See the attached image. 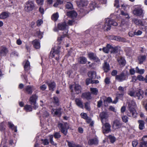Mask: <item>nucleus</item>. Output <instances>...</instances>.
Returning <instances> with one entry per match:
<instances>
[{"instance_id":"obj_31","label":"nucleus","mask_w":147,"mask_h":147,"mask_svg":"<svg viewBox=\"0 0 147 147\" xmlns=\"http://www.w3.org/2000/svg\"><path fill=\"white\" fill-rule=\"evenodd\" d=\"M63 33V34L62 36L58 37L57 39V40L58 42V44L59 45H60L61 44L65 37L66 36H67V34H65L64 32Z\"/></svg>"},{"instance_id":"obj_42","label":"nucleus","mask_w":147,"mask_h":147,"mask_svg":"<svg viewBox=\"0 0 147 147\" xmlns=\"http://www.w3.org/2000/svg\"><path fill=\"white\" fill-rule=\"evenodd\" d=\"M66 8L69 9H72L73 8V6L72 4L69 2H67L65 5Z\"/></svg>"},{"instance_id":"obj_27","label":"nucleus","mask_w":147,"mask_h":147,"mask_svg":"<svg viewBox=\"0 0 147 147\" xmlns=\"http://www.w3.org/2000/svg\"><path fill=\"white\" fill-rule=\"evenodd\" d=\"M32 44L34 47L36 49H38L40 48V44L39 41L38 40L35 39L32 42Z\"/></svg>"},{"instance_id":"obj_28","label":"nucleus","mask_w":147,"mask_h":147,"mask_svg":"<svg viewBox=\"0 0 147 147\" xmlns=\"http://www.w3.org/2000/svg\"><path fill=\"white\" fill-rule=\"evenodd\" d=\"M87 61L86 58L83 56L80 57L78 59V62L80 64H85Z\"/></svg>"},{"instance_id":"obj_41","label":"nucleus","mask_w":147,"mask_h":147,"mask_svg":"<svg viewBox=\"0 0 147 147\" xmlns=\"http://www.w3.org/2000/svg\"><path fill=\"white\" fill-rule=\"evenodd\" d=\"M68 15L72 17H76L77 16V13L74 11H71L67 13Z\"/></svg>"},{"instance_id":"obj_13","label":"nucleus","mask_w":147,"mask_h":147,"mask_svg":"<svg viewBox=\"0 0 147 147\" xmlns=\"http://www.w3.org/2000/svg\"><path fill=\"white\" fill-rule=\"evenodd\" d=\"M118 90L119 91L117 95L120 97H122L126 93V87L119 86L118 88Z\"/></svg>"},{"instance_id":"obj_57","label":"nucleus","mask_w":147,"mask_h":147,"mask_svg":"<svg viewBox=\"0 0 147 147\" xmlns=\"http://www.w3.org/2000/svg\"><path fill=\"white\" fill-rule=\"evenodd\" d=\"M80 115L82 118L86 119L88 117L87 114L86 113H82Z\"/></svg>"},{"instance_id":"obj_26","label":"nucleus","mask_w":147,"mask_h":147,"mask_svg":"<svg viewBox=\"0 0 147 147\" xmlns=\"http://www.w3.org/2000/svg\"><path fill=\"white\" fill-rule=\"evenodd\" d=\"M8 125L9 128L13 130H14L15 132H17V127L15 126L11 122L9 121L8 122Z\"/></svg>"},{"instance_id":"obj_56","label":"nucleus","mask_w":147,"mask_h":147,"mask_svg":"<svg viewBox=\"0 0 147 147\" xmlns=\"http://www.w3.org/2000/svg\"><path fill=\"white\" fill-rule=\"evenodd\" d=\"M102 101L101 99L100 98V100L97 102V107L100 108L102 106Z\"/></svg>"},{"instance_id":"obj_47","label":"nucleus","mask_w":147,"mask_h":147,"mask_svg":"<svg viewBox=\"0 0 147 147\" xmlns=\"http://www.w3.org/2000/svg\"><path fill=\"white\" fill-rule=\"evenodd\" d=\"M109 138L110 140V142L112 143H113L116 140L115 137L111 135H110L109 136Z\"/></svg>"},{"instance_id":"obj_16","label":"nucleus","mask_w":147,"mask_h":147,"mask_svg":"<svg viewBox=\"0 0 147 147\" xmlns=\"http://www.w3.org/2000/svg\"><path fill=\"white\" fill-rule=\"evenodd\" d=\"M26 93L29 94H31L34 90L33 86L28 85L26 86L25 89Z\"/></svg>"},{"instance_id":"obj_24","label":"nucleus","mask_w":147,"mask_h":147,"mask_svg":"<svg viewBox=\"0 0 147 147\" xmlns=\"http://www.w3.org/2000/svg\"><path fill=\"white\" fill-rule=\"evenodd\" d=\"M10 14V13L8 12H3L0 14V19H5L8 18Z\"/></svg>"},{"instance_id":"obj_58","label":"nucleus","mask_w":147,"mask_h":147,"mask_svg":"<svg viewBox=\"0 0 147 147\" xmlns=\"http://www.w3.org/2000/svg\"><path fill=\"white\" fill-rule=\"evenodd\" d=\"M107 102L109 103H111L112 102V100L111 98L109 97H107L105 100H104V102Z\"/></svg>"},{"instance_id":"obj_14","label":"nucleus","mask_w":147,"mask_h":147,"mask_svg":"<svg viewBox=\"0 0 147 147\" xmlns=\"http://www.w3.org/2000/svg\"><path fill=\"white\" fill-rule=\"evenodd\" d=\"M147 147V136H144L140 143L139 147Z\"/></svg>"},{"instance_id":"obj_23","label":"nucleus","mask_w":147,"mask_h":147,"mask_svg":"<svg viewBox=\"0 0 147 147\" xmlns=\"http://www.w3.org/2000/svg\"><path fill=\"white\" fill-rule=\"evenodd\" d=\"M117 61L121 66L123 67L125 65L126 61L124 58L123 57H119L117 59Z\"/></svg>"},{"instance_id":"obj_64","label":"nucleus","mask_w":147,"mask_h":147,"mask_svg":"<svg viewBox=\"0 0 147 147\" xmlns=\"http://www.w3.org/2000/svg\"><path fill=\"white\" fill-rule=\"evenodd\" d=\"M102 50L105 53H107L109 52V50L108 49V48L106 47H103Z\"/></svg>"},{"instance_id":"obj_53","label":"nucleus","mask_w":147,"mask_h":147,"mask_svg":"<svg viewBox=\"0 0 147 147\" xmlns=\"http://www.w3.org/2000/svg\"><path fill=\"white\" fill-rule=\"evenodd\" d=\"M122 119L123 122L126 123L128 121V117L126 116H123L122 117Z\"/></svg>"},{"instance_id":"obj_34","label":"nucleus","mask_w":147,"mask_h":147,"mask_svg":"<svg viewBox=\"0 0 147 147\" xmlns=\"http://www.w3.org/2000/svg\"><path fill=\"white\" fill-rule=\"evenodd\" d=\"M61 109L60 108L53 109L51 110V112L52 113L54 112L55 115H60L61 114Z\"/></svg>"},{"instance_id":"obj_5","label":"nucleus","mask_w":147,"mask_h":147,"mask_svg":"<svg viewBox=\"0 0 147 147\" xmlns=\"http://www.w3.org/2000/svg\"><path fill=\"white\" fill-rule=\"evenodd\" d=\"M117 25V23L113 20L107 19L106 21V22L102 28L104 30L108 31L111 29V25L116 26Z\"/></svg>"},{"instance_id":"obj_55","label":"nucleus","mask_w":147,"mask_h":147,"mask_svg":"<svg viewBox=\"0 0 147 147\" xmlns=\"http://www.w3.org/2000/svg\"><path fill=\"white\" fill-rule=\"evenodd\" d=\"M119 1L118 0H115L114 6L117 8H118L119 7Z\"/></svg>"},{"instance_id":"obj_10","label":"nucleus","mask_w":147,"mask_h":147,"mask_svg":"<svg viewBox=\"0 0 147 147\" xmlns=\"http://www.w3.org/2000/svg\"><path fill=\"white\" fill-rule=\"evenodd\" d=\"M102 127V132L104 134H107L111 131V126L110 124L107 123H104Z\"/></svg>"},{"instance_id":"obj_49","label":"nucleus","mask_w":147,"mask_h":147,"mask_svg":"<svg viewBox=\"0 0 147 147\" xmlns=\"http://www.w3.org/2000/svg\"><path fill=\"white\" fill-rule=\"evenodd\" d=\"M85 108L86 109L90 111V104L89 102H87L85 103Z\"/></svg>"},{"instance_id":"obj_30","label":"nucleus","mask_w":147,"mask_h":147,"mask_svg":"<svg viewBox=\"0 0 147 147\" xmlns=\"http://www.w3.org/2000/svg\"><path fill=\"white\" fill-rule=\"evenodd\" d=\"M75 102L77 105L80 107L82 109H83V103L81 100L78 98H76L75 100Z\"/></svg>"},{"instance_id":"obj_19","label":"nucleus","mask_w":147,"mask_h":147,"mask_svg":"<svg viewBox=\"0 0 147 147\" xmlns=\"http://www.w3.org/2000/svg\"><path fill=\"white\" fill-rule=\"evenodd\" d=\"M46 83L48 85L49 90L52 91H54V88L56 86V84L54 82L46 81Z\"/></svg>"},{"instance_id":"obj_6","label":"nucleus","mask_w":147,"mask_h":147,"mask_svg":"<svg viewBox=\"0 0 147 147\" xmlns=\"http://www.w3.org/2000/svg\"><path fill=\"white\" fill-rule=\"evenodd\" d=\"M34 7V1L29 0L25 3L24 6V9L26 11L29 12L32 11Z\"/></svg>"},{"instance_id":"obj_9","label":"nucleus","mask_w":147,"mask_h":147,"mask_svg":"<svg viewBox=\"0 0 147 147\" xmlns=\"http://www.w3.org/2000/svg\"><path fill=\"white\" fill-rule=\"evenodd\" d=\"M58 29L59 30H65V34H67L68 33L67 29L69 28L67 24L65 22L59 23L57 25Z\"/></svg>"},{"instance_id":"obj_38","label":"nucleus","mask_w":147,"mask_h":147,"mask_svg":"<svg viewBox=\"0 0 147 147\" xmlns=\"http://www.w3.org/2000/svg\"><path fill=\"white\" fill-rule=\"evenodd\" d=\"M135 69L136 73L141 74H143L145 71L144 69H140L138 67H136Z\"/></svg>"},{"instance_id":"obj_37","label":"nucleus","mask_w":147,"mask_h":147,"mask_svg":"<svg viewBox=\"0 0 147 147\" xmlns=\"http://www.w3.org/2000/svg\"><path fill=\"white\" fill-rule=\"evenodd\" d=\"M24 109L28 112L32 111V109L30 105H26L24 107Z\"/></svg>"},{"instance_id":"obj_46","label":"nucleus","mask_w":147,"mask_h":147,"mask_svg":"<svg viewBox=\"0 0 147 147\" xmlns=\"http://www.w3.org/2000/svg\"><path fill=\"white\" fill-rule=\"evenodd\" d=\"M53 135H51L49 136V140L51 143L54 146H56L57 145L56 143H55L53 140Z\"/></svg>"},{"instance_id":"obj_33","label":"nucleus","mask_w":147,"mask_h":147,"mask_svg":"<svg viewBox=\"0 0 147 147\" xmlns=\"http://www.w3.org/2000/svg\"><path fill=\"white\" fill-rule=\"evenodd\" d=\"M90 91L91 93L94 95H96L98 94V89L96 88H90Z\"/></svg>"},{"instance_id":"obj_7","label":"nucleus","mask_w":147,"mask_h":147,"mask_svg":"<svg viewBox=\"0 0 147 147\" xmlns=\"http://www.w3.org/2000/svg\"><path fill=\"white\" fill-rule=\"evenodd\" d=\"M133 13L136 16L143 17L144 13V10L141 7H138L135 8L133 11Z\"/></svg>"},{"instance_id":"obj_25","label":"nucleus","mask_w":147,"mask_h":147,"mask_svg":"<svg viewBox=\"0 0 147 147\" xmlns=\"http://www.w3.org/2000/svg\"><path fill=\"white\" fill-rule=\"evenodd\" d=\"M81 97L83 98H86L87 100H90L91 99V94L90 92H87L82 94Z\"/></svg>"},{"instance_id":"obj_35","label":"nucleus","mask_w":147,"mask_h":147,"mask_svg":"<svg viewBox=\"0 0 147 147\" xmlns=\"http://www.w3.org/2000/svg\"><path fill=\"white\" fill-rule=\"evenodd\" d=\"M146 59V56L145 55H141L139 56L138 57V59L139 61V63L142 64L145 61Z\"/></svg>"},{"instance_id":"obj_15","label":"nucleus","mask_w":147,"mask_h":147,"mask_svg":"<svg viewBox=\"0 0 147 147\" xmlns=\"http://www.w3.org/2000/svg\"><path fill=\"white\" fill-rule=\"evenodd\" d=\"M88 57L90 59L93 60L97 62L100 61V59L96 56V54L93 53H89Z\"/></svg>"},{"instance_id":"obj_63","label":"nucleus","mask_w":147,"mask_h":147,"mask_svg":"<svg viewBox=\"0 0 147 147\" xmlns=\"http://www.w3.org/2000/svg\"><path fill=\"white\" fill-rule=\"evenodd\" d=\"M47 87V86L45 84H43L42 86H41L40 88V90L42 91H44L45 90Z\"/></svg>"},{"instance_id":"obj_3","label":"nucleus","mask_w":147,"mask_h":147,"mask_svg":"<svg viewBox=\"0 0 147 147\" xmlns=\"http://www.w3.org/2000/svg\"><path fill=\"white\" fill-rule=\"evenodd\" d=\"M129 75L128 71L126 70H124L116 76L115 79L119 82H122L127 80Z\"/></svg>"},{"instance_id":"obj_48","label":"nucleus","mask_w":147,"mask_h":147,"mask_svg":"<svg viewBox=\"0 0 147 147\" xmlns=\"http://www.w3.org/2000/svg\"><path fill=\"white\" fill-rule=\"evenodd\" d=\"M111 53L116 54L118 52V49L117 47H112L111 51Z\"/></svg>"},{"instance_id":"obj_40","label":"nucleus","mask_w":147,"mask_h":147,"mask_svg":"<svg viewBox=\"0 0 147 147\" xmlns=\"http://www.w3.org/2000/svg\"><path fill=\"white\" fill-rule=\"evenodd\" d=\"M59 18V14L58 12L53 14L51 16V19L52 20L56 21Z\"/></svg>"},{"instance_id":"obj_4","label":"nucleus","mask_w":147,"mask_h":147,"mask_svg":"<svg viewBox=\"0 0 147 147\" xmlns=\"http://www.w3.org/2000/svg\"><path fill=\"white\" fill-rule=\"evenodd\" d=\"M58 127L61 132L66 136L67 133V130L69 128V126L67 123H58Z\"/></svg>"},{"instance_id":"obj_17","label":"nucleus","mask_w":147,"mask_h":147,"mask_svg":"<svg viewBox=\"0 0 147 147\" xmlns=\"http://www.w3.org/2000/svg\"><path fill=\"white\" fill-rule=\"evenodd\" d=\"M102 69L104 71V72L107 73L110 70V67L109 63L107 62H105L102 64Z\"/></svg>"},{"instance_id":"obj_1","label":"nucleus","mask_w":147,"mask_h":147,"mask_svg":"<svg viewBox=\"0 0 147 147\" xmlns=\"http://www.w3.org/2000/svg\"><path fill=\"white\" fill-rule=\"evenodd\" d=\"M128 111L127 115L129 117L136 118L137 117L138 113L135 109L136 103L133 100H129L127 102Z\"/></svg>"},{"instance_id":"obj_61","label":"nucleus","mask_w":147,"mask_h":147,"mask_svg":"<svg viewBox=\"0 0 147 147\" xmlns=\"http://www.w3.org/2000/svg\"><path fill=\"white\" fill-rule=\"evenodd\" d=\"M42 20H39L36 21V24L38 26H39L42 23Z\"/></svg>"},{"instance_id":"obj_32","label":"nucleus","mask_w":147,"mask_h":147,"mask_svg":"<svg viewBox=\"0 0 147 147\" xmlns=\"http://www.w3.org/2000/svg\"><path fill=\"white\" fill-rule=\"evenodd\" d=\"M88 76L92 79H94L96 77V73L95 71H91L88 73Z\"/></svg>"},{"instance_id":"obj_54","label":"nucleus","mask_w":147,"mask_h":147,"mask_svg":"<svg viewBox=\"0 0 147 147\" xmlns=\"http://www.w3.org/2000/svg\"><path fill=\"white\" fill-rule=\"evenodd\" d=\"M117 71L116 70H113L111 73V75L113 76H115V77L117 76Z\"/></svg>"},{"instance_id":"obj_22","label":"nucleus","mask_w":147,"mask_h":147,"mask_svg":"<svg viewBox=\"0 0 147 147\" xmlns=\"http://www.w3.org/2000/svg\"><path fill=\"white\" fill-rule=\"evenodd\" d=\"M9 51L5 47H2L0 51V55L1 56H5L8 53Z\"/></svg>"},{"instance_id":"obj_18","label":"nucleus","mask_w":147,"mask_h":147,"mask_svg":"<svg viewBox=\"0 0 147 147\" xmlns=\"http://www.w3.org/2000/svg\"><path fill=\"white\" fill-rule=\"evenodd\" d=\"M60 47L59 46H58L56 49L54 50L52 49L50 53V54L49 55L50 57H51L53 58V55H54L56 54L60 53Z\"/></svg>"},{"instance_id":"obj_11","label":"nucleus","mask_w":147,"mask_h":147,"mask_svg":"<svg viewBox=\"0 0 147 147\" xmlns=\"http://www.w3.org/2000/svg\"><path fill=\"white\" fill-rule=\"evenodd\" d=\"M99 117L100 118L101 122L102 124H103L107 121V119L108 117V115L106 112H102L100 113Z\"/></svg>"},{"instance_id":"obj_2","label":"nucleus","mask_w":147,"mask_h":147,"mask_svg":"<svg viewBox=\"0 0 147 147\" xmlns=\"http://www.w3.org/2000/svg\"><path fill=\"white\" fill-rule=\"evenodd\" d=\"M144 91L140 89L136 90H130L128 92V94L131 96L137 97L139 100H141L144 97Z\"/></svg>"},{"instance_id":"obj_29","label":"nucleus","mask_w":147,"mask_h":147,"mask_svg":"<svg viewBox=\"0 0 147 147\" xmlns=\"http://www.w3.org/2000/svg\"><path fill=\"white\" fill-rule=\"evenodd\" d=\"M138 123L139 124V128L140 130L143 129L144 127V121L142 120H139L138 121Z\"/></svg>"},{"instance_id":"obj_60","label":"nucleus","mask_w":147,"mask_h":147,"mask_svg":"<svg viewBox=\"0 0 147 147\" xmlns=\"http://www.w3.org/2000/svg\"><path fill=\"white\" fill-rule=\"evenodd\" d=\"M53 102L55 104H57L59 102L58 98L57 96H54L53 97Z\"/></svg>"},{"instance_id":"obj_36","label":"nucleus","mask_w":147,"mask_h":147,"mask_svg":"<svg viewBox=\"0 0 147 147\" xmlns=\"http://www.w3.org/2000/svg\"><path fill=\"white\" fill-rule=\"evenodd\" d=\"M96 7V3L95 2H91L89 6V7L91 10L94 9Z\"/></svg>"},{"instance_id":"obj_12","label":"nucleus","mask_w":147,"mask_h":147,"mask_svg":"<svg viewBox=\"0 0 147 147\" xmlns=\"http://www.w3.org/2000/svg\"><path fill=\"white\" fill-rule=\"evenodd\" d=\"M74 87L75 91L77 94H78L81 92V87L80 85L78 84L71 85L70 88L71 90V91L73 92V88Z\"/></svg>"},{"instance_id":"obj_52","label":"nucleus","mask_w":147,"mask_h":147,"mask_svg":"<svg viewBox=\"0 0 147 147\" xmlns=\"http://www.w3.org/2000/svg\"><path fill=\"white\" fill-rule=\"evenodd\" d=\"M104 82L106 84H109L111 82L110 78L109 77H106L104 80Z\"/></svg>"},{"instance_id":"obj_50","label":"nucleus","mask_w":147,"mask_h":147,"mask_svg":"<svg viewBox=\"0 0 147 147\" xmlns=\"http://www.w3.org/2000/svg\"><path fill=\"white\" fill-rule=\"evenodd\" d=\"M4 122H2L0 124V130L1 131H4L5 129Z\"/></svg>"},{"instance_id":"obj_59","label":"nucleus","mask_w":147,"mask_h":147,"mask_svg":"<svg viewBox=\"0 0 147 147\" xmlns=\"http://www.w3.org/2000/svg\"><path fill=\"white\" fill-rule=\"evenodd\" d=\"M137 79L140 81H144V77L141 75H138L137 77Z\"/></svg>"},{"instance_id":"obj_51","label":"nucleus","mask_w":147,"mask_h":147,"mask_svg":"<svg viewBox=\"0 0 147 147\" xmlns=\"http://www.w3.org/2000/svg\"><path fill=\"white\" fill-rule=\"evenodd\" d=\"M41 141L42 143L44 145H46L49 144V142L47 139H42Z\"/></svg>"},{"instance_id":"obj_8","label":"nucleus","mask_w":147,"mask_h":147,"mask_svg":"<svg viewBox=\"0 0 147 147\" xmlns=\"http://www.w3.org/2000/svg\"><path fill=\"white\" fill-rule=\"evenodd\" d=\"M38 96L36 94H33L30 97L29 99L30 103L33 105V107L35 109L38 107V105L36 104V101Z\"/></svg>"},{"instance_id":"obj_39","label":"nucleus","mask_w":147,"mask_h":147,"mask_svg":"<svg viewBox=\"0 0 147 147\" xmlns=\"http://www.w3.org/2000/svg\"><path fill=\"white\" fill-rule=\"evenodd\" d=\"M24 68L26 71H28L30 68V62L28 61H27L24 65Z\"/></svg>"},{"instance_id":"obj_45","label":"nucleus","mask_w":147,"mask_h":147,"mask_svg":"<svg viewBox=\"0 0 147 147\" xmlns=\"http://www.w3.org/2000/svg\"><path fill=\"white\" fill-rule=\"evenodd\" d=\"M53 136L55 139H59L61 137V135L59 132H55Z\"/></svg>"},{"instance_id":"obj_44","label":"nucleus","mask_w":147,"mask_h":147,"mask_svg":"<svg viewBox=\"0 0 147 147\" xmlns=\"http://www.w3.org/2000/svg\"><path fill=\"white\" fill-rule=\"evenodd\" d=\"M67 145L69 147H76L77 145L73 141L70 142L67 141Z\"/></svg>"},{"instance_id":"obj_43","label":"nucleus","mask_w":147,"mask_h":147,"mask_svg":"<svg viewBox=\"0 0 147 147\" xmlns=\"http://www.w3.org/2000/svg\"><path fill=\"white\" fill-rule=\"evenodd\" d=\"M133 21L137 25H140L142 23L141 20L137 19H134Z\"/></svg>"},{"instance_id":"obj_21","label":"nucleus","mask_w":147,"mask_h":147,"mask_svg":"<svg viewBox=\"0 0 147 147\" xmlns=\"http://www.w3.org/2000/svg\"><path fill=\"white\" fill-rule=\"evenodd\" d=\"M98 142V140L96 138H94L90 139L88 141V144L90 145H96Z\"/></svg>"},{"instance_id":"obj_20","label":"nucleus","mask_w":147,"mask_h":147,"mask_svg":"<svg viewBox=\"0 0 147 147\" xmlns=\"http://www.w3.org/2000/svg\"><path fill=\"white\" fill-rule=\"evenodd\" d=\"M122 123L117 120H115L113 123V127L115 129H117L121 127Z\"/></svg>"},{"instance_id":"obj_62","label":"nucleus","mask_w":147,"mask_h":147,"mask_svg":"<svg viewBox=\"0 0 147 147\" xmlns=\"http://www.w3.org/2000/svg\"><path fill=\"white\" fill-rule=\"evenodd\" d=\"M59 54L60 53H59L54 55H53V58L54 57L56 60L58 61L59 58Z\"/></svg>"}]
</instances>
